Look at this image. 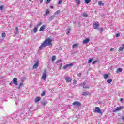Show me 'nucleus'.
I'll list each match as a JSON object with an SVG mask.
<instances>
[{
    "label": "nucleus",
    "mask_w": 124,
    "mask_h": 124,
    "mask_svg": "<svg viewBox=\"0 0 124 124\" xmlns=\"http://www.w3.org/2000/svg\"><path fill=\"white\" fill-rule=\"evenodd\" d=\"M83 17H88V14L84 13L83 14Z\"/></svg>",
    "instance_id": "473e14b6"
},
{
    "label": "nucleus",
    "mask_w": 124,
    "mask_h": 124,
    "mask_svg": "<svg viewBox=\"0 0 124 124\" xmlns=\"http://www.w3.org/2000/svg\"><path fill=\"white\" fill-rule=\"evenodd\" d=\"M0 10H3V5H2L0 7Z\"/></svg>",
    "instance_id": "ea45409f"
},
{
    "label": "nucleus",
    "mask_w": 124,
    "mask_h": 124,
    "mask_svg": "<svg viewBox=\"0 0 124 124\" xmlns=\"http://www.w3.org/2000/svg\"><path fill=\"white\" fill-rule=\"evenodd\" d=\"M55 15H53L49 17V21H52L54 18H55Z\"/></svg>",
    "instance_id": "aec40b11"
},
{
    "label": "nucleus",
    "mask_w": 124,
    "mask_h": 124,
    "mask_svg": "<svg viewBox=\"0 0 124 124\" xmlns=\"http://www.w3.org/2000/svg\"><path fill=\"white\" fill-rule=\"evenodd\" d=\"M68 33H70V30L69 29H68L67 31V34H68Z\"/></svg>",
    "instance_id": "49530a36"
},
{
    "label": "nucleus",
    "mask_w": 124,
    "mask_h": 124,
    "mask_svg": "<svg viewBox=\"0 0 124 124\" xmlns=\"http://www.w3.org/2000/svg\"><path fill=\"white\" fill-rule=\"evenodd\" d=\"M94 113H99V114H101L102 115V111L100 110V108L98 107H96L95 108V109L94 110Z\"/></svg>",
    "instance_id": "7ed1b4c3"
},
{
    "label": "nucleus",
    "mask_w": 124,
    "mask_h": 124,
    "mask_svg": "<svg viewBox=\"0 0 124 124\" xmlns=\"http://www.w3.org/2000/svg\"><path fill=\"white\" fill-rule=\"evenodd\" d=\"M76 82H77V81H76V80H75V79H74V80H73V84H74V85H75V84H76Z\"/></svg>",
    "instance_id": "a19ab883"
},
{
    "label": "nucleus",
    "mask_w": 124,
    "mask_h": 124,
    "mask_svg": "<svg viewBox=\"0 0 124 124\" xmlns=\"http://www.w3.org/2000/svg\"><path fill=\"white\" fill-rule=\"evenodd\" d=\"M44 29H45V25H42L39 29V31H43Z\"/></svg>",
    "instance_id": "ddd939ff"
},
{
    "label": "nucleus",
    "mask_w": 124,
    "mask_h": 124,
    "mask_svg": "<svg viewBox=\"0 0 124 124\" xmlns=\"http://www.w3.org/2000/svg\"><path fill=\"white\" fill-rule=\"evenodd\" d=\"M52 44V40L50 38L46 39L39 47L40 50H42L46 46H50Z\"/></svg>",
    "instance_id": "f257e3e1"
},
{
    "label": "nucleus",
    "mask_w": 124,
    "mask_h": 124,
    "mask_svg": "<svg viewBox=\"0 0 124 124\" xmlns=\"http://www.w3.org/2000/svg\"><path fill=\"white\" fill-rule=\"evenodd\" d=\"M92 61H93V59H90L88 61V63H91V62H92Z\"/></svg>",
    "instance_id": "e433bc0d"
},
{
    "label": "nucleus",
    "mask_w": 124,
    "mask_h": 124,
    "mask_svg": "<svg viewBox=\"0 0 124 124\" xmlns=\"http://www.w3.org/2000/svg\"><path fill=\"white\" fill-rule=\"evenodd\" d=\"M110 51H114V48H111V49H110Z\"/></svg>",
    "instance_id": "864d4df0"
},
{
    "label": "nucleus",
    "mask_w": 124,
    "mask_h": 124,
    "mask_svg": "<svg viewBox=\"0 0 124 124\" xmlns=\"http://www.w3.org/2000/svg\"><path fill=\"white\" fill-rule=\"evenodd\" d=\"M124 49V44H123L122 45V46H121L119 49H118V51L119 52H121V51H123Z\"/></svg>",
    "instance_id": "4468645a"
},
{
    "label": "nucleus",
    "mask_w": 124,
    "mask_h": 124,
    "mask_svg": "<svg viewBox=\"0 0 124 124\" xmlns=\"http://www.w3.org/2000/svg\"><path fill=\"white\" fill-rule=\"evenodd\" d=\"M96 62H97V61H94L93 62H92V64H95V63H96Z\"/></svg>",
    "instance_id": "4c0bfd02"
},
{
    "label": "nucleus",
    "mask_w": 124,
    "mask_h": 124,
    "mask_svg": "<svg viewBox=\"0 0 124 124\" xmlns=\"http://www.w3.org/2000/svg\"><path fill=\"white\" fill-rule=\"evenodd\" d=\"M123 121H124V116L122 117Z\"/></svg>",
    "instance_id": "4d7b16f0"
},
{
    "label": "nucleus",
    "mask_w": 124,
    "mask_h": 124,
    "mask_svg": "<svg viewBox=\"0 0 124 124\" xmlns=\"http://www.w3.org/2000/svg\"><path fill=\"white\" fill-rule=\"evenodd\" d=\"M42 104H43V105H46V103L42 102Z\"/></svg>",
    "instance_id": "8fccbe9b"
},
{
    "label": "nucleus",
    "mask_w": 124,
    "mask_h": 124,
    "mask_svg": "<svg viewBox=\"0 0 124 124\" xmlns=\"http://www.w3.org/2000/svg\"><path fill=\"white\" fill-rule=\"evenodd\" d=\"M120 101H121V102H123V101H124V99L121 98L120 99Z\"/></svg>",
    "instance_id": "de8ad7c7"
},
{
    "label": "nucleus",
    "mask_w": 124,
    "mask_h": 124,
    "mask_svg": "<svg viewBox=\"0 0 124 124\" xmlns=\"http://www.w3.org/2000/svg\"><path fill=\"white\" fill-rule=\"evenodd\" d=\"M49 13H50V11H49V10H46V15H47V14H49Z\"/></svg>",
    "instance_id": "f704fd0d"
},
{
    "label": "nucleus",
    "mask_w": 124,
    "mask_h": 124,
    "mask_svg": "<svg viewBox=\"0 0 124 124\" xmlns=\"http://www.w3.org/2000/svg\"><path fill=\"white\" fill-rule=\"evenodd\" d=\"M13 83L14 84V85H18V81L17 80V78H15L13 79Z\"/></svg>",
    "instance_id": "9d476101"
},
{
    "label": "nucleus",
    "mask_w": 124,
    "mask_h": 124,
    "mask_svg": "<svg viewBox=\"0 0 124 124\" xmlns=\"http://www.w3.org/2000/svg\"><path fill=\"white\" fill-rule=\"evenodd\" d=\"M122 71H123V69L119 68L117 70L116 72L117 73H119V72H122Z\"/></svg>",
    "instance_id": "6ab92c4d"
},
{
    "label": "nucleus",
    "mask_w": 124,
    "mask_h": 124,
    "mask_svg": "<svg viewBox=\"0 0 124 124\" xmlns=\"http://www.w3.org/2000/svg\"><path fill=\"white\" fill-rule=\"evenodd\" d=\"M107 83H108V84H110L111 82H112V79H109L107 80Z\"/></svg>",
    "instance_id": "bb28decb"
},
{
    "label": "nucleus",
    "mask_w": 124,
    "mask_h": 124,
    "mask_svg": "<svg viewBox=\"0 0 124 124\" xmlns=\"http://www.w3.org/2000/svg\"><path fill=\"white\" fill-rule=\"evenodd\" d=\"M99 31H100L102 32V31H103V29H102V28H100V29H99Z\"/></svg>",
    "instance_id": "a18cd8bd"
},
{
    "label": "nucleus",
    "mask_w": 124,
    "mask_h": 124,
    "mask_svg": "<svg viewBox=\"0 0 124 124\" xmlns=\"http://www.w3.org/2000/svg\"><path fill=\"white\" fill-rule=\"evenodd\" d=\"M18 27L16 28V31L15 32V34H18Z\"/></svg>",
    "instance_id": "5701e85b"
},
{
    "label": "nucleus",
    "mask_w": 124,
    "mask_h": 124,
    "mask_svg": "<svg viewBox=\"0 0 124 124\" xmlns=\"http://www.w3.org/2000/svg\"><path fill=\"white\" fill-rule=\"evenodd\" d=\"M76 1L77 2V3H76L77 5H79V4H80V3H81V1H80V0H76Z\"/></svg>",
    "instance_id": "4be33fe9"
},
{
    "label": "nucleus",
    "mask_w": 124,
    "mask_h": 124,
    "mask_svg": "<svg viewBox=\"0 0 124 124\" xmlns=\"http://www.w3.org/2000/svg\"><path fill=\"white\" fill-rule=\"evenodd\" d=\"M78 44H74L73 45V49H75V48H77L78 46Z\"/></svg>",
    "instance_id": "f3484780"
},
{
    "label": "nucleus",
    "mask_w": 124,
    "mask_h": 124,
    "mask_svg": "<svg viewBox=\"0 0 124 124\" xmlns=\"http://www.w3.org/2000/svg\"><path fill=\"white\" fill-rule=\"evenodd\" d=\"M42 23L41 22H39V23L38 24V25L37 26H36V27H38V28H39V26H41Z\"/></svg>",
    "instance_id": "72a5a7b5"
},
{
    "label": "nucleus",
    "mask_w": 124,
    "mask_h": 124,
    "mask_svg": "<svg viewBox=\"0 0 124 124\" xmlns=\"http://www.w3.org/2000/svg\"><path fill=\"white\" fill-rule=\"evenodd\" d=\"M50 8H51L52 9H53V8H54V6H50Z\"/></svg>",
    "instance_id": "603ef678"
},
{
    "label": "nucleus",
    "mask_w": 124,
    "mask_h": 124,
    "mask_svg": "<svg viewBox=\"0 0 124 124\" xmlns=\"http://www.w3.org/2000/svg\"><path fill=\"white\" fill-rule=\"evenodd\" d=\"M40 99H41L40 97H38L35 98V102H38V101H40Z\"/></svg>",
    "instance_id": "dca6fc26"
},
{
    "label": "nucleus",
    "mask_w": 124,
    "mask_h": 124,
    "mask_svg": "<svg viewBox=\"0 0 124 124\" xmlns=\"http://www.w3.org/2000/svg\"><path fill=\"white\" fill-rule=\"evenodd\" d=\"M45 95V92L43 91L41 94V96H44Z\"/></svg>",
    "instance_id": "c85d7f7f"
},
{
    "label": "nucleus",
    "mask_w": 124,
    "mask_h": 124,
    "mask_svg": "<svg viewBox=\"0 0 124 124\" xmlns=\"http://www.w3.org/2000/svg\"><path fill=\"white\" fill-rule=\"evenodd\" d=\"M120 35H121V34H120V33H118L117 34H116V36L117 37H119V36H120Z\"/></svg>",
    "instance_id": "58836bf2"
},
{
    "label": "nucleus",
    "mask_w": 124,
    "mask_h": 124,
    "mask_svg": "<svg viewBox=\"0 0 124 124\" xmlns=\"http://www.w3.org/2000/svg\"><path fill=\"white\" fill-rule=\"evenodd\" d=\"M43 2V0H40V3H42Z\"/></svg>",
    "instance_id": "09e8293b"
},
{
    "label": "nucleus",
    "mask_w": 124,
    "mask_h": 124,
    "mask_svg": "<svg viewBox=\"0 0 124 124\" xmlns=\"http://www.w3.org/2000/svg\"><path fill=\"white\" fill-rule=\"evenodd\" d=\"M78 77H81V76H82V74L81 73L78 74Z\"/></svg>",
    "instance_id": "37998d69"
},
{
    "label": "nucleus",
    "mask_w": 124,
    "mask_h": 124,
    "mask_svg": "<svg viewBox=\"0 0 124 124\" xmlns=\"http://www.w3.org/2000/svg\"><path fill=\"white\" fill-rule=\"evenodd\" d=\"M62 69V67H61V66L59 67V69Z\"/></svg>",
    "instance_id": "5fc2aeb1"
},
{
    "label": "nucleus",
    "mask_w": 124,
    "mask_h": 124,
    "mask_svg": "<svg viewBox=\"0 0 124 124\" xmlns=\"http://www.w3.org/2000/svg\"><path fill=\"white\" fill-rule=\"evenodd\" d=\"M65 80H66V82L67 83H69V82H71V81H72V79H71V78H70L69 77L67 76L65 78Z\"/></svg>",
    "instance_id": "0eeeda50"
},
{
    "label": "nucleus",
    "mask_w": 124,
    "mask_h": 124,
    "mask_svg": "<svg viewBox=\"0 0 124 124\" xmlns=\"http://www.w3.org/2000/svg\"><path fill=\"white\" fill-rule=\"evenodd\" d=\"M37 29H38V26H35L33 29V32L36 33L37 32Z\"/></svg>",
    "instance_id": "2eb2a0df"
},
{
    "label": "nucleus",
    "mask_w": 124,
    "mask_h": 124,
    "mask_svg": "<svg viewBox=\"0 0 124 124\" xmlns=\"http://www.w3.org/2000/svg\"><path fill=\"white\" fill-rule=\"evenodd\" d=\"M32 0H29V1H31Z\"/></svg>",
    "instance_id": "bf43d9fd"
},
{
    "label": "nucleus",
    "mask_w": 124,
    "mask_h": 124,
    "mask_svg": "<svg viewBox=\"0 0 124 124\" xmlns=\"http://www.w3.org/2000/svg\"><path fill=\"white\" fill-rule=\"evenodd\" d=\"M102 17H104V15H102Z\"/></svg>",
    "instance_id": "13d9d810"
},
{
    "label": "nucleus",
    "mask_w": 124,
    "mask_h": 124,
    "mask_svg": "<svg viewBox=\"0 0 124 124\" xmlns=\"http://www.w3.org/2000/svg\"><path fill=\"white\" fill-rule=\"evenodd\" d=\"M98 5H100V6L102 5V6H103V5H104V3H102V2H101V1H99L98 3Z\"/></svg>",
    "instance_id": "412c9836"
},
{
    "label": "nucleus",
    "mask_w": 124,
    "mask_h": 124,
    "mask_svg": "<svg viewBox=\"0 0 124 124\" xmlns=\"http://www.w3.org/2000/svg\"><path fill=\"white\" fill-rule=\"evenodd\" d=\"M60 67H62V63H61L60 64Z\"/></svg>",
    "instance_id": "3c124183"
},
{
    "label": "nucleus",
    "mask_w": 124,
    "mask_h": 124,
    "mask_svg": "<svg viewBox=\"0 0 124 124\" xmlns=\"http://www.w3.org/2000/svg\"><path fill=\"white\" fill-rule=\"evenodd\" d=\"M10 85L11 86L12 85V82H10Z\"/></svg>",
    "instance_id": "6e6d98bb"
},
{
    "label": "nucleus",
    "mask_w": 124,
    "mask_h": 124,
    "mask_svg": "<svg viewBox=\"0 0 124 124\" xmlns=\"http://www.w3.org/2000/svg\"><path fill=\"white\" fill-rule=\"evenodd\" d=\"M73 105H74V106H79V105H81V104H80V102H79V101H75L73 103Z\"/></svg>",
    "instance_id": "6e6552de"
},
{
    "label": "nucleus",
    "mask_w": 124,
    "mask_h": 124,
    "mask_svg": "<svg viewBox=\"0 0 124 124\" xmlns=\"http://www.w3.org/2000/svg\"><path fill=\"white\" fill-rule=\"evenodd\" d=\"M39 62V61H37L34 64L33 67V69H36V68L38 67Z\"/></svg>",
    "instance_id": "1a4fd4ad"
},
{
    "label": "nucleus",
    "mask_w": 124,
    "mask_h": 124,
    "mask_svg": "<svg viewBox=\"0 0 124 124\" xmlns=\"http://www.w3.org/2000/svg\"><path fill=\"white\" fill-rule=\"evenodd\" d=\"M56 60V56H52V61H54Z\"/></svg>",
    "instance_id": "7c9ffc66"
},
{
    "label": "nucleus",
    "mask_w": 124,
    "mask_h": 124,
    "mask_svg": "<svg viewBox=\"0 0 124 124\" xmlns=\"http://www.w3.org/2000/svg\"><path fill=\"white\" fill-rule=\"evenodd\" d=\"M108 78H109V76H108V74H105L104 75V78L105 80H106V79H107Z\"/></svg>",
    "instance_id": "a211bd4d"
},
{
    "label": "nucleus",
    "mask_w": 124,
    "mask_h": 124,
    "mask_svg": "<svg viewBox=\"0 0 124 124\" xmlns=\"http://www.w3.org/2000/svg\"><path fill=\"white\" fill-rule=\"evenodd\" d=\"M124 106L118 107L116 108H114L113 112L114 113H116V112H118V111H122V110H123V109H124Z\"/></svg>",
    "instance_id": "f03ea898"
},
{
    "label": "nucleus",
    "mask_w": 124,
    "mask_h": 124,
    "mask_svg": "<svg viewBox=\"0 0 124 124\" xmlns=\"http://www.w3.org/2000/svg\"><path fill=\"white\" fill-rule=\"evenodd\" d=\"M67 67H69L67 65V64H66L64 67H63V69H65L66 68H67Z\"/></svg>",
    "instance_id": "c9c22d12"
},
{
    "label": "nucleus",
    "mask_w": 124,
    "mask_h": 124,
    "mask_svg": "<svg viewBox=\"0 0 124 124\" xmlns=\"http://www.w3.org/2000/svg\"><path fill=\"white\" fill-rule=\"evenodd\" d=\"M67 65H68V67H70L71 66H72V65H73V64L72 63L67 64Z\"/></svg>",
    "instance_id": "2f4dec72"
},
{
    "label": "nucleus",
    "mask_w": 124,
    "mask_h": 124,
    "mask_svg": "<svg viewBox=\"0 0 124 124\" xmlns=\"http://www.w3.org/2000/svg\"><path fill=\"white\" fill-rule=\"evenodd\" d=\"M23 84L24 83L23 82H20L18 86V89H21V87L23 86Z\"/></svg>",
    "instance_id": "b1692460"
},
{
    "label": "nucleus",
    "mask_w": 124,
    "mask_h": 124,
    "mask_svg": "<svg viewBox=\"0 0 124 124\" xmlns=\"http://www.w3.org/2000/svg\"><path fill=\"white\" fill-rule=\"evenodd\" d=\"M58 4H62V0H60L58 2Z\"/></svg>",
    "instance_id": "c03bdc74"
},
{
    "label": "nucleus",
    "mask_w": 124,
    "mask_h": 124,
    "mask_svg": "<svg viewBox=\"0 0 124 124\" xmlns=\"http://www.w3.org/2000/svg\"><path fill=\"white\" fill-rule=\"evenodd\" d=\"M46 70H45L44 73L43 74V76L42 77V79L44 80L45 81H46L47 78H46Z\"/></svg>",
    "instance_id": "20e7f679"
},
{
    "label": "nucleus",
    "mask_w": 124,
    "mask_h": 124,
    "mask_svg": "<svg viewBox=\"0 0 124 124\" xmlns=\"http://www.w3.org/2000/svg\"><path fill=\"white\" fill-rule=\"evenodd\" d=\"M61 12L60 10H58L56 12H55L54 15H57V14H59Z\"/></svg>",
    "instance_id": "a878e982"
},
{
    "label": "nucleus",
    "mask_w": 124,
    "mask_h": 124,
    "mask_svg": "<svg viewBox=\"0 0 124 124\" xmlns=\"http://www.w3.org/2000/svg\"><path fill=\"white\" fill-rule=\"evenodd\" d=\"M62 62V61L61 59H59L56 62V63H59V62Z\"/></svg>",
    "instance_id": "c756f323"
},
{
    "label": "nucleus",
    "mask_w": 124,
    "mask_h": 124,
    "mask_svg": "<svg viewBox=\"0 0 124 124\" xmlns=\"http://www.w3.org/2000/svg\"><path fill=\"white\" fill-rule=\"evenodd\" d=\"M5 36H6V34H5V33H2L1 35V37H2V38H4Z\"/></svg>",
    "instance_id": "393cba45"
},
{
    "label": "nucleus",
    "mask_w": 124,
    "mask_h": 124,
    "mask_svg": "<svg viewBox=\"0 0 124 124\" xmlns=\"http://www.w3.org/2000/svg\"><path fill=\"white\" fill-rule=\"evenodd\" d=\"M82 95H89L90 92L89 91H86L82 93Z\"/></svg>",
    "instance_id": "9b49d317"
},
{
    "label": "nucleus",
    "mask_w": 124,
    "mask_h": 124,
    "mask_svg": "<svg viewBox=\"0 0 124 124\" xmlns=\"http://www.w3.org/2000/svg\"><path fill=\"white\" fill-rule=\"evenodd\" d=\"M98 27H99V24L98 22H96L93 24V28L94 29H98Z\"/></svg>",
    "instance_id": "423d86ee"
},
{
    "label": "nucleus",
    "mask_w": 124,
    "mask_h": 124,
    "mask_svg": "<svg viewBox=\"0 0 124 124\" xmlns=\"http://www.w3.org/2000/svg\"><path fill=\"white\" fill-rule=\"evenodd\" d=\"M90 42V39H86L83 41V44H87L88 42Z\"/></svg>",
    "instance_id": "f8f14e48"
},
{
    "label": "nucleus",
    "mask_w": 124,
    "mask_h": 124,
    "mask_svg": "<svg viewBox=\"0 0 124 124\" xmlns=\"http://www.w3.org/2000/svg\"><path fill=\"white\" fill-rule=\"evenodd\" d=\"M50 2H51V0H47L46 3L49 4Z\"/></svg>",
    "instance_id": "79ce46f5"
},
{
    "label": "nucleus",
    "mask_w": 124,
    "mask_h": 124,
    "mask_svg": "<svg viewBox=\"0 0 124 124\" xmlns=\"http://www.w3.org/2000/svg\"><path fill=\"white\" fill-rule=\"evenodd\" d=\"M79 86H81L85 89H89V86L87 84H86V83L84 82H83V83L80 84Z\"/></svg>",
    "instance_id": "39448f33"
},
{
    "label": "nucleus",
    "mask_w": 124,
    "mask_h": 124,
    "mask_svg": "<svg viewBox=\"0 0 124 124\" xmlns=\"http://www.w3.org/2000/svg\"><path fill=\"white\" fill-rule=\"evenodd\" d=\"M85 1L88 4L91 2V0H85Z\"/></svg>",
    "instance_id": "cd10ccee"
}]
</instances>
